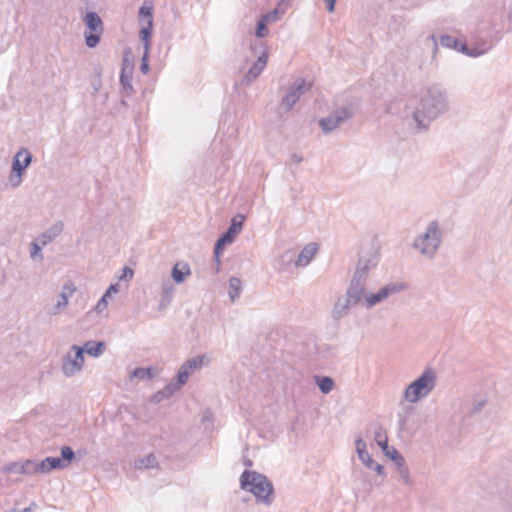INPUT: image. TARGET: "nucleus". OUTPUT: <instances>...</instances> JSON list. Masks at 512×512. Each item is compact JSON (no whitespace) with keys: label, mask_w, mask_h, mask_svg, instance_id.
<instances>
[{"label":"nucleus","mask_w":512,"mask_h":512,"mask_svg":"<svg viewBox=\"0 0 512 512\" xmlns=\"http://www.w3.org/2000/svg\"><path fill=\"white\" fill-rule=\"evenodd\" d=\"M45 245H42L38 239L32 241L30 243V256L33 260L39 259L40 261L43 260V254H42V248Z\"/></svg>","instance_id":"39"},{"label":"nucleus","mask_w":512,"mask_h":512,"mask_svg":"<svg viewBox=\"0 0 512 512\" xmlns=\"http://www.w3.org/2000/svg\"><path fill=\"white\" fill-rule=\"evenodd\" d=\"M119 291V285L116 283V284H111L107 289L106 291L104 292V294L101 296V298L99 299V301L97 302L94 310L97 312V313H101L104 309L107 308V305H108V299L111 298L112 294H115V293H118Z\"/></svg>","instance_id":"27"},{"label":"nucleus","mask_w":512,"mask_h":512,"mask_svg":"<svg viewBox=\"0 0 512 512\" xmlns=\"http://www.w3.org/2000/svg\"><path fill=\"white\" fill-rule=\"evenodd\" d=\"M240 488L252 493L258 502L271 505L274 501V486L264 474L246 469L240 475Z\"/></svg>","instance_id":"2"},{"label":"nucleus","mask_w":512,"mask_h":512,"mask_svg":"<svg viewBox=\"0 0 512 512\" xmlns=\"http://www.w3.org/2000/svg\"><path fill=\"white\" fill-rule=\"evenodd\" d=\"M64 290L68 289L70 291V293L74 292L75 291V287L73 284H70V285H64L63 287Z\"/></svg>","instance_id":"57"},{"label":"nucleus","mask_w":512,"mask_h":512,"mask_svg":"<svg viewBox=\"0 0 512 512\" xmlns=\"http://www.w3.org/2000/svg\"><path fill=\"white\" fill-rule=\"evenodd\" d=\"M487 399L481 398L473 402L472 408L468 412L469 417H474L476 414L480 413L482 409L486 406Z\"/></svg>","instance_id":"43"},{"label":"nucleus","mask_w":512,"mask_h":512,"mask_svg":"<svg viewBox=\"0 0 512 512\" xmlns=\"http://www.w3.org/2000/svg\"><path fill=\"white\" fill-rule=\"evenodd\" d=\"M143 43V47H144V53H143V56L141 58V63H140V71L143 73V74H146L149 70H150V65H149V51H150V46H151V40H147V42H142Z\"/></svg>","instance_id":"35"},{"label":"nucleus","mask_w":512,"mask_h":512,"mask_svg":"<svg viewBox=\"0 0 512 512\" xmlns=\"http://www.w3.org/2000/svg\"><path fill=\"white\" fill-rule=\"evenodd\" d=\"M245 222V216L243 214H236L231 220L228 228L223 234L230 238L232 241L238 236V234L242 231Z\"/></svg>","instance_id":"21"},{"label":"nucleus","mask_w":512,"mask_h":512,"mask_svg":"<svg viewBox=\"0 0 512 512\" xmlns=\"http://www.w3.org/2000/svg\"><path fill=\"white\" fill-rule=\"evenodd\" d=\"M68 304V296L65 291L61 292L57 304L49 312L52 315L58 314Z\"/></svg>","instance_id":"42"},{"label":"nucleus","mask_w":512,"mask_h":512,"mask_svg":"<svg viewBox=\"0 0 512 512\" xmlns=\"http://www.w3.org/2000/svg\"><path fill=\"white\" fill-rule=\"evenodd\" d=\"M33 156L27 148H21L12 159V167L9 181L13 187H18L22 182V176L30 166Z\"/></svg>","instance_id":"10"},{"label":"nucleus","mask_w":512,"mask_h":512,"mask_svg":"<svg viewBox=\"0 0 512 512\" xmlns=\"http://www.w3.org/2000/svg\"><path fill=\"white\" fill-rule=\"evenodd\" d=\"M359 261L363 262V264H367V266L369 267L370 270L372 268L376 267V265L378 264V261L375 257L359 258Z\"/></svg>","instance_id":"49"},{"label":"nucleus","mask_w":512,"mask_h":512,"mask_svg":"<svg viewBox=\"0 0 512 512\" xmlns=\"http://www.w3.org/2000/svg\"><path fill=\"white\" fill-rule=\"evenodd\" d=\"M243 464L246 467H252L253 466V461L251 459H249V458H244Z\"/></svg>","instance_id":"56"},{"label":"nucleus","mask_w":512,"mask_h":512,"mask_svg":"<svg viewBox=\"0 0 512 512\" xmlns=\"http://www.w3.org/2000/svg\"><path fill=\"white\" fill-rule=\"evenodd\" d=\"M366 283L355 279L350 280L349 286L346 290V299L352 303V305L362 304L365 298Z\"/></svg>","instance_id":"19"},{"label":"nucleus","mask_w":512,"mask_h":512,"mask_svg":"<svg viewBox=\"0 0 512 512\" xmlns=\"http://www.w3.org/2000/svg\"><path fill=\"white\" fill-rule=\"evenodd\" d=\"M312 87L311 82H307L304 78H297L293 84L287 89L286 94L281 100V106L284 107L285 111L292 110L294 105L300 99V97L310 90Z\"/></svg>","instance_id":"13"},{"label":"nucleus","mask_w":512,"mask_h":512,"mask_svg":"<svg viewBox=\"0 0 512 512\" xmlns=\"http://www.w3.org/2000/svg\"><path fill=\"white\" fill-rule=\"evenodd\" d=\"M425 44L431 46L433 57H435V55L438 51V41H437L435 34L429 35L425 40Z\"/></svg>","instance_id":"46"},{"label":"nucleus","mask_w":512,"mask_h":512,"mask_svg":"<svg viewBox=\"0 0 512 512\" xmlns=\"http://www.w3.org/2000/svg\"><path fill=\"white\" fill-rule=\"evenodd\" d=\"M507 16H508L509 21L512 23V8L509 9Z\"/></svg>","instance_id":"58"},{"label":"nucleus","mask_w":512,"mask_h":512,"mask_svg":"<svg viewBox=\"0 0 512 512\" xmlns=\"http://www.w3.org/2000/svg\"><path fill=\"white\" fill-rule=\"evenodd\" d=\"M37 507V504L32 501L30 503V505L26 508H24L23 510L19 511L17 510L16 508H11L10 510H8L7 512H33V510Z\"/></svg>","instance_id":"52"},{"label":"nucleus","mask_w":512,"mask_h":512,"mask_svg":"<svg viewBox=\"0 0 512 512\" xmlns=\"http://www.w3.org/2000/svg\"><path fill=\"white\" fill-rule=\"evenodd\" d=\"M190 371L182 364L176 376L167 384V390L172 388L179 391L188 381Z\"/></svg>","instance_id":"25"},{"label":"nucleus","mask_w":512,"mask_h":512,"mask_svg":"<svg viewBox=\"0 0 512 512\" xmlns=\"http://www.w3.org/2000/svg\"><path fill=\"white\" fill-rule=\"evenodd\" d=\"M175 392L177 391L172 388L167 390V385H165L163 389L157 391L155 394L152 395L151 402L160 403L163 400L170 398Z\"/></svg>","instance_id":"36"},{"label":"nucleus","mask_w":512,"mask_h":512,"mask_svg":"<svg viewBox=\"0 0 512 512\" xmlns=\"http://www.w3.org/2000/svg\"><path fill=\"white\" fill-rule=\"evenodd\" d=\"M250 48L254 52V54L260 51V55L258 56L257 60L253 63V65L250 67V69L247 71V73L243 76L242 84L245 85L251 84L255 79H257L260 76V74L267 65L269 57L268 46L262 41L251 42Z\"/></svg>","instance_id":"7"},{"label":"nucleus","mask_w":512,"mask_h":512,"mask_svg":"<svg viewBox=\"0 0 512 512\" xmlns=\"http://www.w3.org/2000/svg\"><path fill=\"white\" fill-rule=\"evenodd\" d=\"M413 410H414V408L412 406H408V407H406V409L403 413H398V418H399L398 425H399L400 430H402L405 427L408 414H410Z\"/></svg>","instance_id":"45"},{"label":"nucleus","mask_w":512,"mask_h":512,"mask_svg":"<svg viewBox=\"0 0 512 512\" xmlns=\"http://www.w3.org/2000/svg\"><path fill=\"white\" fill-rule=\"evenodd\" d=\"M84 350L78 345H72L62 359V372L66 377H73L83 369Z\"/></svg>","instance_id":"11"},{"label":"nucleus","mask_w":512,"mask_h":512,"mask_svg":"<svg viewBox=\"0 0 512 512\" xmlns=\"http://www.w3.org/2000/svg\"><path fill=\"white\" fill-rule=\"evenodd\" d=\"M318 251V245L314 242L307 244L299 253L295 265L297 267L307 266Z\"/></svg>","instance_id":"20"},{"label":"nucleus","mask_w":512,"mask_h":512,"mask_svg":"<svg viewBox=\"0 0 512 512\" xmlns=\"http://www.w3.org/2000/svg\"><path fill=\"white\" fill-rule=\"evenodd\" d=\"M134 276V270L128 266H124L122 269V274L120 276V280H130Z\"/></svg>","instance_id":"48"},{"label":"nucleus","mask_w":512,"mask_h":512,"mask_svg":"<svg viewBox=\"0 0 512 512\" xmlns=\"http://www.w3.org/2000/svg\"><path fill=\"white\" fill-rule=\"evenodd\" d=\"M22 466L23 474L32 475L40 473L39 462L35 460L28 459L22 462Z\"/></svg>","instance_id":"38"},{"label":"nucleus","mask_w":512,"mask_h":512,"mask_svg":"<svg viewBox=\"0 0 512 512\" xmlns=\"http://www.w3.org/2000/svg\"><path fill=\"white\" fill-rule=\"evenodd\" d=\"M437 376L433 368L427 367L420 376L412 381L404 390V399L417 403L426 397L436 386Z\"/></svg>","instance_id":"3"},{"label":"nucleus","mask_w":512,"mask_h":512,"mask_svg":"<svg viewBox=\"0 0 512 512\" xmlns=\"http://www.w3.org/2000/svg\"><path fill=\"white\" fill-rule=\"evenodd\" d=\"M75 458L76 453L70 446H62L60 449V456L46 457L39 462L40 473L47 474L53 470L64 469L68 467Z\"/></svg>","instance_id":"9"},{"label":"nucleus","mask_w":512,"mask_h":512,"mask_svg":"<svg viewBox=\"0 0 512 512\" xmlns=\"http://www.w3.org/2000/svg\"><path fill=\"white\" fill-rule=\"evenodd\" d=\"M242 291V281L238 277H231L229 279V297L232 302L239 298Z\"/></svg>","instance_id":"31"},{"label":"nucleus","mask_w":512,"mask_h":512,"mask_svg":"<svg viewBox=\"0 0 512 512\" xmlns=\"http://www.w3.org/2000/svg\"><path fill=\"white\" fill-rule=\"evenodd\" d=\"M84 39L88 48H95L101 41L104 25L101 17L95 11H88L84 17Z\"/></svg>","instance_id":"6"},{"label":"nucleus","mask_w":512,"mask_h":512,"mask_svg":"<svg viewBox=\"0 0 512 512\" xmlns=\"http://www.w3.org/2000/svg\"><path fill=\"white\" fill-rule=\"evenodd\" d=\"M442 243V231L437 221L429 222L426 231L418 235L412 247L422 255L433 259Z\"/></svg>","instance_id":"4"},{"label":"nucleus","mask_w":512,"mask_h":512,"mask_svg":"<svg viewBox=\"0 0 512 512\" xmlns=\"http://www.w3.org/2000/svg\"><path fill=\"white\" fill-rule=\"evenodd\" d=\"M353 111L346 106L340 107L332 111L327 117L319 120V125L323 133L328 134L338 128L342 123L352 118Z\"/></svg>","instance_id":"14"},{"label":"nucleus","mask_w":512,"mask_h":512,"mask_svg":"<svg viewBox=\"0 0 512 512\" xmlns=\"http://www.w3.org/2000/svg\"><path fill=\"white\" fill-rule=\"evenodd\" d=\"M315 383L323 394L330 393L334 388V380L329 376H314Z\"/></svg>","instance_id":"29"},{"label":"nucleus","mask_w":512,"mask_h":512,"mask_svg":"<svg viewBox=\"0 0 512 512\" xmlns=\"http://www.w3.org/2000/svg\"><path fill=\"white\" fill-rule=\"evenodd\" d=\"M326 3L328 12H334L337 0H323Z\"/></svg>","instance_id":"53"},{"label":"nucleus","mask_w":512,"mask_h":512,"mask_svg":"<svg viewBox=\"0 0 512 512\" xmlns=\"http://www.w3.org/2000/svg\"><path fill=\"white\" fill-rule=\"evenodd\" d=\"M369 271L370 269L367 264H363V262L358 260L352 279L366 283Z\"/></svg>","instance_id":"34"},{"label":"nucleus","mask_w":512,"mask_h":512,"mask_svg":"<svg viewBox=\"0 0 512 512\" xmlns=\"http://www.w3.org/2000/svg\"><path fill=\"white\" fill-rule=\"evenodd\" d=\"M217 243L221 244L223 247H226L227 245L233 243L230 238H227L223 233L218 237L216 240Z\"/></svg>","instance_id":"51"},{"label":"nucleus","mask_w":512,"mask_h":512,"mask_svg":"<svg viewBox=\"0 0 512 512\" xmlns=\"http://www.w3.org/2000/svg\"><path fill=\"white\" fill-rule=\"evenodd\" d=\"M352 303L346 298L339 297L334 304L331 316L334 320H340L350 313Z\"/></svg>","instance_id":"23"},{"label":"nucleus","mask_w":512,"mask_h":512,"mask_svg":"<svg viewBox=\"0 0 512 512\" xmlns=\"http://www.w3.org/2000/svg\"><path fill=\"white\" fill-rule=\"evenodd\" d=\"M224 250H225V247H223L221 244L215 242L214 248H213V256L221 257Z\"/></svg>","instance_id":"50"},{"label":"nucleus","mask_w":512,"mask_h":512,"mask_svg":"<svg viewBox=\"0 0 512 512\" xmlns=\"http://www.w3.org/2000/svg\"><path fill=\"white\" fill-rule=\"evenodd\" d=\"M22 462H11L4 466L3 471L7 473L23 474Z\"/></svg>","instance_id":"44"},{"label":"nucleus","mask_w":512,"mask_h":512,"mask_svg":"<svg viewBox=\"0 0 512 512\" xmlns=\"http://www.w3.org/2000/svg\"><path fill=\"white\" fill-rule=\"evenodd\" d=\"M84 353H87L89 356L97 358L103 354L106 348V343L104 341H87L83 346Z\"/></svg>","instance_id":"26"},{"label":"nucleus","mask_w":512,"mask_h":512,"mask_svg":"<svg viewBox=\"0 0 512 512\" xmlns=\"http://www.w3.org/2000/svg\"><path fill=\"white\" fill-rule=\"evenodd\" d=\"M157 465H158L157 458L152 453L135 461V467L137 469H148V468H153Z\"/></svg>","instance_id":"33"},{"label":"nucleus","mask_w":512,"mask_h":512,"mask_svg":"<svg viewBox=\"0 0 512 512\" xmlns=\"http://www.w3.org/2000/svg\"><path fill=\"white\" fill-rule=\"evenodd\" d=\"M355 445L358 457L363 464L367 468L374 470L378 475L385 476L384 466L373 460L371 455L367 452L365 441L361 437L356 439Z\"/></svg>","instance_id":"18"},{"label":"nucleus","mask_w":512,"mask_h":512,"mask_svg":"<svg viewBox=\"0 0 512 512\" xmlns=\"http://www.w3.org/2000/svg\"><path fill=\"white\" fill-rule=\"evenodd\" d=\"M375 441L377 445L381 448L383 454L391 459L394 464H399L403 461V455L393 446H389L388 437L383 430L382 426H378L375 431Z\"/></svg>","instance_id":"17"},{"label":"nucleus","mask_w":512,"mask_h":512,"mask_svg":"<svg viewBox=\"0 0 512 512\" xmlns=\"http://www.w3.org/2000/svg\"><path fill=\"white\" fill-rule=\"evenodd\" d=\"M500 32L501 30L496 25L487 21H481L478 23L472 36L474 48H485L486 53L499 40Z\"/></svg>","instance_id":"5"},{"label":"nucleus","mask_w":512,"mask_h":512,"mask_svg":"<svg viewBox=\"0 0 512 512\" xmlns=\"http://www.w3.org/2000/svg\"><path fill=\"white\" fill-rule=\"evenodd\" d=\"M63 228H64L63 222L57 221L50 228H48L46 231L41 233L37 237V239L42 245L46 246L61 234V232L63 231Z\"/></svg>","instance_id":"22"},{"label":"nucleus","mask_w":512,"mask_h":512,"mask_svg":"<svg viewBox=\"0 0 512 512\" xmlns=\"http://www.w3.org/2000/svg\"><path fill=\"white\" fill-rule=\"evenodd\" d=\"M268 22H266L262 17H259L256 23L254 35L258 39H262L269 34L268 30Z\"/></svg>","instance_id":"37"},{"label":"nucleus","mask_w":512,"mask_h":512,"mask_svg":"<svg viewBox=\"0 0 512 512\" xmlns=\"http://www.w3.org/2000/svg\"><path fill=\"white\" fill-rule=\"evenodd\" d=\"M174 287L173 284L169 281H166L162 284L161 288V307H166L173 299Z\"/></svg>","instance_id":"30"},{"label":"nucleus","mask_w":512,"mask_h":512,"mask_svg":"<svg viewBox=\"0 0 512 512\" xmlns=\"http://www.w3.org/2000/svg\"><path fill=\"white\" fill-rule=\"evenodd\" d=\"M122 105L126 106L127 105V102L125 100H122L121 101Z\"/></svg>","instance_id":"60"},{"label":"nucleus","mask_w":512,"mask_h":512,"mask_svg":"<svg viewBox=\"0 0 512 512\" xmlns=\"http://www.w3.org/2000/svg\"><path fill=\"white\" fill-rule=\"evenodd\" d=\"M77 452H78L79 456H83L86 454L85 450H78Z\"/></svg>","instance_id":"59"},{"label":"nucleus","mask_w":512,"mask_h":512,"mask_svg":"<svg viewBox=\"0 0 512 512\" xmlns=\"http://www.w3.org/2000/svg\"><path fill=\"white\" fill-rule=\"evenodd\" d=\"M288 2L289 0H281L273 10L262 14L260 17L269 24L278 21L281 7L287 5Z\"/></svg>","instance_id":"32"},{"label":"nucleus","mask_w":512,"mask_h":512,"mask_svg":"<svg viewBox=\"0 0 512 512\" xmlns=\"http://www.w3.org/2000/svg\"><path fill=\"white\" fill-rule=\"evenodd\" d=\"M190 274V266L185 262H177L171 270V277L176 284H182Z\"/></svg>","instance_id":"24"},{"label":"nucleus","mask_w":512,"mask_h":512,"mask_svg":"<svg viewBox=\"0 0 512 512\" xmlns=\"http://www.w3.org/2000/svg\"><path fill=\"white\" fill-rule=\"evenodd\" d=\"M138 18L141 24L139 39L141 42H147V40H151L153 33V7L142 5L138 11Z\"/></svg>","instance_id":"16"},{"label":"nucleus","mask_w":512,"mask_h":512,"mask_svg":"<svg viewBox=\"0 0 512 512\" xmlns=\"http://www.w3.org/2000/svg\"><path fill=\"white\" fill-rule=\"evenodd\" d=\"M214 262H215V272L218 273L220 269L221 264V257L214 256Z\"/></svg>","instance_id":"55"},{"label":"nucleus","mask_w":512,"mask_h":512,"mask_svg":"<svg viewBox=\"0 0 512 512\" xmlns=\"http://www.w3.org/2000/svg\"><path fill=\"white\" fill-rule=\"evenodd\" d=\"M409 288L410 285L407 282H389L381 287L376 293H366L362 305L365 308L370 309L387 299L389 296L407 291Z\"/></svg>","instance_id":"8"},{"label":"nucleus","mask_w":512,"mask_h":512,"mask_svg":"<svg viewBox=\"0 0 512 512\" xmlns=\"http://www.w3.org/2000/svg\"><path fill=\"white\" fill-rule=\"evenodd\" d=\"M204 359V355H197L185 361L183 365L191 372L192 370L200 368L203 365Z\"/></svg>","instance_id":"40"},{"label":"nucleus","mask_w":512,"mask_h":512,"mask_svg":"<svg viewBox=\"0 0 512 512\" xmlns=\"http://www.w3.org/2000/svg\"><path fill=\"white\" fill-rule=\"evenodd\" d=\"M131 50L126 48L123 53L120 71V85L122 87L121 94L124 97H130L134 93L132 86V75L134 71V62L131 58Z\"/></svg>","instance_id":"12"},{"label":"nucleus","mask_w":512,"mask_h":512,"mask_svg":"<svg viewBox=\"0 0 512 512\" xmlns=\"http://www.w3.org/2000/svg\"><path fill=\"white\" fill-rule=\"evenodd\" d=\"M440 44L443 47L446 48H452L458 52H461L464 55L470 56V57H478L480 55H483L485 53L484 49L469 47L466 42H462L459 39L448 35L443 34L440 36Z\"/></svg>","instance_id":"15"},{"label":"nucleus","mask_w":512,"mask_h":512,"mask_svg":"<svg viewBox=\"0 0 512 512\" xmlns=\"http://www.w3.org/2000/svg\"><path fill=\"white\" fill-rule=\"evenodd\" d=\"M101 72H102L101 68H96L95 69V73L97 75V79L92 81V87L94 89V93H97L100 90L101 86H102L101 79H100Z\"/></svg>","instance_id":"47"},{"label":"nucleus","mask_w":512,"mask_h":512,"mask_svg":"<svg viewBox=\"0 0 512 512\" xmlns=\"http://www.w3.org/2000/svg\"><path fill=\"white\" fill-rule=\"evenodd\" d=\"M291 160L295 164H299L303 161V157L301 155H298L296 153L292 154Z\"/></svg>","instance_id":"54"},{"label":"nucleus","mask_w":512,"mask_h":512,"mask_svg":"<svg viewBox=\"0 0 512 512\" xmlns=\"http://www.w3.org/2000/svg\"><path fill=\"white\" fill-rule=\"evenodd\" d=\"M395 466L397 467V471H398L399 475L401 476V478L403 479V482L406 485H409L410 484V473H409L408 467L406 466L405 458L403 457V461H401V463H399V464H395Z\"/></svg>","instance_id":"41"},{"label":"nucleus","mask_w":512,"mask_h":512,"mask_svg":"<svg viewBox=\"0 0 512 512\" xmlns=\"http://www.w3.org/2000/svg\"><path fill=\"white\" fill-rule=\"evenodd\" d=\"M448 109L449 100L446 89L438 84L429 86L413 112L418 131L426 130L432 121L446 113Z\"/></svg>","instance_id":"1"},{"label":"nucleus","mask_w":512,"mask_h":512,"mask_svg":"<svg viewBox=\"0 0 512 512\" xmlns=\"http://www.w3.org/2000/svg\"><path fill=\"white\" fill-rule=\"evenodd\" d=\"M156 376H157V369L152 366L137 367L131 373V377L138 378L141 380L153 379Z\"/></svg>","instance_id":"28"}]
</instances>
